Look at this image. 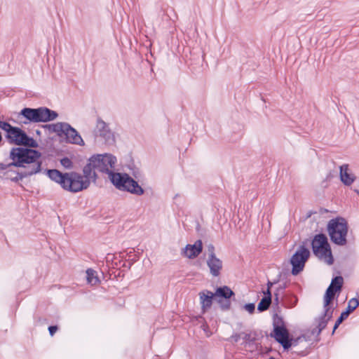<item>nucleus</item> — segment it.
Instances as JSON below:
<instances>
[{"mask_svg": "<svg viewBox=\"0 0 359 359\" xmlns=\"http://www.w3.org/2000/svg\"><path fill=\"white\" fill-rule=\"evenodd\" d=\"M86 280L88 283L92 285H95L100 282L97 276V271L92 269L86 270Z\"/></svg>", "mask_w": 359, "mask_h": 359, "instance_id": "a878e982", "label": "nucleus"}, {"mask_svg": "<svg viewBox=\"0 0 359 359\" xmlns=\"http://www.w3.org/2000/svg\"><path fill=\"white\" fill-rule=\"evenodd\" d=\"M334 310V308L333 307V303H330L327 306L323 304V313L320 316H322L323 318H325L327 320L330 321L332 318Z\"/></svg>", "mask_w": 359, "mask_h": 359, "instance_id": "bb28decb", "label": "nucleus"}, {"mask_svg": "<svg viewBox=\"0 0 359 359\" xmlns=\"http://www.w3.org/2000/svg\"><path fill=\"white\" fill-rule=\"evenodd\" d=\"M200 299V304L201 306V313L205 314L206 311L210 309L214 298H215V292L208 290H203L198 294Z\"/></svg>", "mask_w": 359, "mask_h": 359, "instance_id": "4468645a", "label": "nucleus"}, {"mask_svg": "<svg viewBox=\"0 0 359 359\" xmlns=\"http://www.w3.org/2000/svg\"><path fill=\"white\" fill-rule=\"evenodd\" d=\"M207 250L208 252V257L216 256L215 252V246L212 243L207 245Z\"/></svg>", "mask_w": 359, "mask_h": 359, "instance_id": "e433bc0d", "label": "nucleus"}, {"mask_svg": "<svg viewBox=\"0 0 359 359\" xmlns=\"http://www.w3.org/2000/svg\"><path fill=\"white\" fill-rule=\"evenodd\" d=\"M11 126L8 122L4 121H0V129L5 131L6 133H7V131H8L11 127Z\"/></svg>", "mask_w": 359, "mask_h": 359, "instance_id": "c9c22d12", "label": "nucleus"}, {"mask_svg": "<svg viewBox=\"0 0 359 359\" xmlns=\"http://www.w3.org/2000/svg\"><path fill=\"white\" fill-rule=\"evenodd\" d=\"M34 165H27V164H25V167H21L23 168L22 170L20 171L22 174H27L25 177H30L33 175L37 174L41 171V161H39L38 160L34 163Z\"/></svg>", "mask_w": 359, "mask_h": 359, "instance_id": "412c9836", "label": "nucleus"}, {"mask_svg": "<svg viewBox=\"0 0 359 359\" xmlns=\"http://www.w3.org/2000/svg\"><path fill=\"white\" fill-rule=\"evenodd\" d=\"M311 246L313 254L319 259H325V262L332 265L334 263V257L331 246L327 236L323 233L316 234L311 241Z\"/></svg>", "mask_w": 359, "mask_h": 359, "instance_id": "423d86ee", "label": "nucleus"}, {"mask_svg": "<svg viewBox=\"0 0 359 359\" xmlns=\"http://www.w3.org/2000/svg\"><path fill=\"white\" fill-rule=\"evenodd\" d=\"M96 129L99 135L105 140L106 143L111 144L115 142L114 133L110 130L108 124L100 117L97 118Z\"/></svg>", "mask_w": 359, "mask_h": 359, "instance_id": "9b49d317", "label": "nucleus"}, {"mask_svg": "<svg viewBox=\"0 0 359 359\" xmlns=\"http://www.w3.org/2000/svg\"><path fill=\"white\" fill-rule=\"evenodd\" d=\"M60 164L66 169H72L74 164L72 161L67 156H64L60 160Z\"/></svg>", "mask_w": 359, "mask_h": 359, "instance_id": "72a5a7b5", "label": "nucleus"}, {"mask_svg": "<svg viewBox=\"0 0 359 359\" xmlns=\"http://www.w3.org/2000/svg\"><path fill=\"white\" fill-rule=\"evenodd\" d=\"M242 338L246 344H254L259 337H262V334H258L257 331H252L250 333L241 332Z\"/></svg>", "mask_w": 359, "mask_h": 359, "instance_id": "5701e85b", "label": "nucleus"}, {"mask_svg": "<svg viewBox=\"0 0 359 359\" xmlns=\"http://www.w3.org/2000/svg\"><path fill=\"white\" fill-rule=\"evenodd\" d=\"M355 192H356L358 194H359V190L355 189Z\"/></svg>", "mask_w": 359, "mask_h": 359, "instance_id": "3c124183", "label": "nucleus"}, {"mask_svg": "<svg viewBox=\"0 0 359 359\" xmlns=\"http://www.w3.org/2000/svg\"><path fill=\"white\" fill-rule=\"evenodd\" d=\"M36 134H37V135H40V134H41V131H40V130H37L36 131Z\"/></svg>", "mask_w": 359, "mask_h": 359, "instance_id": "8fccbe9b", "label": "nucleus"}, {"mask_svg": "<svg viewBox=\"0 0 359 359\" xmlns=\"http://www.w3.org/2000/svg\"><path fill=\"white\" fill-rule=\"evenodd\" d=\"M273 284H272V281L271 280H268L267 283H266V288H269V290H271V287H273Z\"/></svg>", "mask_w": 359, "mask_h": 359, "instance_id": "c03bdc74", "label": "nucleus"}, {"mask_svg": "<svg viewBox=\"0 0 359 359\" xmlns=\"http://www.w3.org/2000/svg\"><path fill=\"white\" fill-rule=\"evenodd\" d=\"M303 337L304 335H302L297 338H294L291 337L288 332V334L285 336L278 343L283 346L285 351H288L292 346H297L301 338Z\"/></svg>", "mask_w": 359, "mask_h": 359, "instance_id": "aec40b11", "label": "nucleus"}, {"mask_svg": "<svg viewBox=\"0 0 359 359\" xmlns=\"http://www.w3.org/2000/svg\"><path fill=\"white\" fill-rule=\"evenodd\" d=\"M278 281H279V279L274 280L273 281H272V284H273V285H275V284L278 283Z\"/></svg>", "mask_w": 359, "mask_h": 359, "instance_id": "de8ad7c7", "label": "nucleus"}, {"mask_svg": "<svg viewBox=\"0 0 359 359\" xmlns=\"http://www.w3.org/2000/svg\"><path fill=\"white\" fill-rule=\"evenodd\" d=\"M287 283H283L282 284H280L274 292H278L280 294V292H283L287 288Z\"/></svg>", "mask_w": 359, "mask_h": 359, "instance_id": "a19ab883", "label": "nucleus"}, {"mask_svg": "<svg viewBox=\"0 0 359 359\" xmlns=\"http://www.w3.org/2000/svg\"><path fill=\"white\" fill-rule=\"evenodd\" d=\"M335 297H337V291H335V288H334L332 285H329L323 297L324 304L327 306L330 303H333V300Z\"/></svg>", "mask_w": 359, "mask_h": 359, "instance_id": "b1692460", "label": "nucleus"}, {"mask_svg": "<svg viewBox=\"0 0 359 359\" xmlns=\"http://www.w3.org/2000/svg\"><path fill=\"white\" fill-rule=\"evenodd\" d=\"M21 146H25L27 148L29 147V149H32L38 147L39 144L33 137H29L27 133H25Z\"/></svg>", "mask_w": 359, "mask_h": 359, "instance_id": "cd10ccee", "label": "nucleus"}, {"mask_svg": "<svg viewBox=\"0 0 359 359\" xmlns=\"http://www.w3.org/2000/svg\"><path fill=\"white\" fill-rule=\"evenodd\" d=\"M116 157L111 154H93L88 159V163L83 168V177L88 178L91 170L107 174L109 181L111 180V174L116 173L113 170L116 163Z\"/></svg>", "mask_w": 359, "mask_h": 359, "instance_id": "f03ea898", "label": "nucleus"}, {"mask_svg": "<svg viewBox=\"0 0 359 359\" xmlns=\"http://www.w3.org/2000/svg\"><path fill=\"white\" fill-rule=\"evenodd\" d=\"M2 141H3V137H2L1 133L0 132V144L2 142Z\"/></svg>", "mask_w": 359, "mask_h": 359, "instance_id": "09e8293b", "label": "nucleus"}, {"mask_svg": "<svg viewBox=\"0 0 359 359\" xmlns=\"http://www.w3.org/2000/svg\"><path fill=\"white\" fill-rule=\"evenodd\" d=\"M5 169H6L5 163H0V170H5Z\"/></svg>", "mask_w": 359, "mask_h": 359, "instance_id": "a18cd8bd", "label": "nucleus"}, {"mask_svg": "<svg viewBox=\"0 0 359 359\" xmlns=\"http://www.w3.org/2000/svg\"><path fill=\"white\" fill-rule=\"evenodd\" d=\"M41 153L34 149L27 147H13L10 151L9 158L12 162L5 163L6 169L8 168L25 167V164H32L39 160Z\"/></svg>", "mask_w": 359, "mask_h": 359, "instance_id": "7ed1b4c3", "label": "nucleus"}, {"mask_svg": "<svg viewBox=\"0 0 359 359\" xmlns=\"http://www.w3.org/2000/svg\"><path fill=\"white\" fill-rule=\"evenodd\" d=\"M110 182L116 189L121 191L136 196H142L144 194V189L138 184V182L126 172L112 173Z\"/></svg>", "mask_w": 359, "mask_h": 359, "instance_id": "39448f33", "label": "nucleus"}, {"mask_svg": "<svg viewBox=\"0 0 359 359\" xmlns=\"http://www.w3.org/2000/svg\"><path fill=\"white\" fill-rule=\"evenodd\" d=\"M348 317L344 312H341L339 318L335 321V323L333 327L332 334H334L336 330L339 327V326Z\"/></svg>", "mask_w": 359, "mask_h": 359, "instance_id": "473e14b6", "label": "nucleus"}, {"mask_svg": "<svg viewBox=\"0 0 359 359\" xmlns=\"http://www.w3.org/2000/svg\"><path fill=\"white\" fill-rule=\"evenodd\" d=\"M288 332L289 330L285 325L283 317L277 313L273 314V332H271L270 337L274 338L277 342H279L285 336L288 334Z\"/></svg>", "mask_w": 359, "mask_h": 359, "instance_id": "1a4fd4ad", "label": "nucleus"}, {"mask_svg": "<svg viewBox=\"0 0 359 359\" xmlns=\"http://www.w3.org/2000/svg\"><path fill=\"white\" fill-rule=\"evenodd\" d=\"M297 303V298L294 295L286 294L284 297L283 305L287 308H292Z\"/></svg>", "mask_w": 359, "mask_h": 359, "instance_id": "c756f323", "label": "nucleus"}, {"mask_svg": "<svg viewBox=\"0 0 359 359\" xmlns=\"http://www.w3.org/2000/svg\"><path fill=\"white\" fill-rule=\"evenodd\" d=\"M348 165L343 164L339 167V178L341 182L346 186L351 185L355 180L354 175L348 172Z\"/></svg>", "mask_w": 359, "mask_h": 359, "instance_id": "f3484780", "label": "nucleus"}, {"mask_svg": "<svg viewBox=\"0 0 359 359\" xmlns=\"http://www.w3.org/2000/svg\"><path fill=\"white\" fill-rule=\"evenodd\" d=\"M359 306V299L358 298H352L350 299V301L348 303V306L346 309L343 311L346 315L349 316L350 313L353 312L356 308H358Z\"/></svg>", "mask_w": 359, "mask_h": 359, "instance_id": "c85d7f7f", "label": "nucleus"}, {"mask_svg": "<svg viewBox=\"0 0 359 359\" xmlns=\"http://www.w3.org/2000/svg\"><path fill=\"white\" fill-rule=\"evenodd\" d=\"M19 116H21L26 119L25 121H23L24 124H27L29 123H41V114L40 107H24L19 112Z\"/></svg>", "mask_w": 359, "mask_h": 359, "instance_id": "f8f14e48", "label": "nucleus"}, {"mask_svg": "<svg viewBox=\"0 0 359 359\" xmlns=\"http://www.w3.org/2000/svg\"><path fill=\"white\" fill-rule=\"evenodd\" d=\"M207 265L210 269V273L212 276L217 277L220 275L222 269V261L217 256L208 257Z\"/></svg>", "mask_w": 359, "mask_h": 359, "instance_id": "dca6fc26", "label": "nucleus"}, {"mask_svg": "<svg viewBox=\"0 0 359 359\" xmlns=\"http://www.w3.org/2000/svg\"><path fill=\"white\" fill-rule=\"evenodd\" d=\"M263 292V298H266V299H269L272 302V294L271 290L269 288H266V290L262 291Z\"/></svg>", "mask_w": 359, "mask_h": 359, "instance_id": "4c0bfd02", "label": "nucleus"}, {"mask_svg": "<svg viewBox=\"0 0 359 359\" xmlns=\"http://www.w3.org/2000/svg\"><path fill=\"white\" fill-rule=\"evenodd\" d=\"M308 240H305L299 245L290 259L292 265L291 273L297 276L304 269L305 264L311 256L309 250L306 248Z\"/></svg>", "mask_w": 359, "mask_h": 359, "instance_id": "0eeeda50", "label": "nucleus"}, {"mask_svg": "<svg viewBox=\"0 0 359 359\" xmlns=\"http://www.w3.org/2000/svg\"><path fill=\"white\" fill-rule=\"evenodd\" d=\"M215 298L222 311L230 310L231 299L235 297V292L227 285L217 287L215 291Z\"/></svg>", "mask_w": 359, "mask_h": 359, "instance_id": "6e6552de", "label": "nucleus"}, {"mask_svg": "<svg viewBox=\"0 0 359 359\" xmlns=\"http://www.w3.org/2000/svg\"><path fill=\"white\" fill-rule=\"evenodd\" d=\"M48 332L51 337H53L55 332L58 330V326L57 325H50L48 327Z\"/></svg>", "mask_w": 359, "mask_h": 359, "instance_id": "ea45409f", "label": "nucleus"}, {"mask_svg": "<svg viewBox=\"0 0 359 359\" xmlns=\"http://www.w3.org/2000/svg\"><path fill=\"white\" fill-rule=\"evenodd\" d=\"M65 126L62 133V137H65V142L68 144L84 146L85 142L79 133L68 123Z\"/></svg>", "mask_w": 359, "mask_h": 359, "instance_id": "9d476101", "label": "nucleus"}, {"mask_svg": "<svg viewBox=\"0 0 359 359\" xmlns=\"http://www.w3.org/2000/svg\"><path fill=\"white\" fill-rule=\"evenodd\" d=\"M272 302L266 299V298H262L257 305V311L259 313L264 312L269 309Z\"/></svg>", "mask_w": 359, "mask_h": 359, "instance_id": "2f4dec72", "label": "nucleus"}, {"mask_svg": "<svg viewBox=\"0 0 359 359\" xmlns=\"http://www.w3.org/2000/svg\"><path fill=\"white\" fill-rule=\"evenodd\" d=\"M280 294L278 292H274V307H277L279 309V304H280Z\"/></svg>", "mask_w": 359, "mask_h": 359, "instance_id": "58836bf2", "label": "nucleus"}, {"mask_svg": "<svg viewBox=\"0 0 359 359\" xmlns=\"http://www.w3.org/2000/svg\"><path fill=\"white\" fill-rule=\"evenodd\" d=\"M348 228L347 220L341 216L329 220L327 224V231L331 242L338 246L346 245Z\"/></svg>", "mask_w": 359, "mask_h": 359, "instance_id": "20e7f679", "label": "nucleus"}, {"mask_svg": "<svg viewBox=\"0 0 359 359\" xmlns=\"http://www.w3.org/2000/svg\"><path fill=\"white\" fill-rule=\"evenodd\" d=\"M95 170H91L88 178L75 171L62 172L57 169H46L45 172L52 181L60 184L64 190L78 193L88 189L91 181L96 182L98 176Z\"/></svg>", "mask_w": 359, "mask_h": 359, "instance_id": "f257e3e1", "label": "nucleus"}, {"mask_svg": "<svg viewBox=\"0 0 359 359\" xmlns=\"http://www.w3.org/2000/svg\"><path fill=\"white\" fill-rule=\"evenodd\" d=\"M13 168H8L5 169V172L3 174V176L1 177L4 180H9L13 182L19 184V182L22 180L23 178H25V176L27 174H22L20 171H16L13 169Z\"/></svg>", "mask_w": 359, "mask_h": 359, "instance_id": "a211bd4d", "label": "nucleus"}, {"mask_svg": "<svg viewBox=\"0 0 359 359\" xmlns=\"http://www.w3.org/2000/svg\"><path fill=\"white\" fill-rule=\"evenodd\" d=\"M41 114V123H47L56 119L58 117V113L46 107H40Z\"/></svg>", "mask_w": 359, "mask_h": 359, "instance_id": "6ab92c4d", "label": "nucleus"}, {"mask_svg": "<svg viewBox=\"0 0 359 359\" xmlns=\"http://www.w3.org/2000/svg\"><path fill=\"white\" fill-rule=\"evenodd\" d=\"M203 251V242L197 240L194 244H187L183 249L182 254L189 259L197 257Z\"/></svg>", "mask_w": 359, "mask_h": 359, "instance_id": "2eb2a0df", "label": "nucleus"}, {"mask_svg": "<svg viewBox=\"0 0 359 359\" xmlns=\"http://www.w3.org/2000/svg\"><path fill=\"white\" fill-rule=\"evenodd\" d=\"M328 322L329 320H327V319L323 318L322 316H320L318 319V325L316 328L313 329L311 333L313 334H316L317 335H319L322 330L327 327Z\"/></svg>", "mask_w": 359, "mask_h": 359, "instance_id": "7c9ffc66", "label": "nucleus"}, {"mask_svg": "<svg viewBox=\"0 0 359 359\" xmlns=\"http://www.w3.org/2000/svg\"><path fill=\"white\" fill-rule=\"evenodd\" d=\"M25 133V131L22 128L12 126L11 128L7 131L5 137L10 144L21 146Z\"/></svg>", "mask_w": 359, "mask_h": 359, "instance_id": "ddd939ff", "label": "nucleus"}, {"mask_svg": "<svg viewBox=\"0 0 359 359\" xmlns=\"http://www.w3.org/2000/svg\"><path fill=\"white\" fill-rule=\"evenodd\" d=\"M344 283V279L341 276H337L334 277L330 285H332L334 288H335V291H337V297H338L341 291L342 286Z\"/></svg>", "mask_w": 359, "mask_h": 359, "instance_id": "393cba45", "label": "nucleus"}, {"mask_svg": "<svg viewBox=\"0 0 359 359\" xmlns=\"http://www.w3.org/2000/svg\"><path fill=\"white\" fill-rule=\"evenodd\" d=\"M243 309L248 311L250 314H253L255 311V303H247L243 306Z\"/></svg>", "mask_w": 359, "mask_h": 359, "instance_id": "f704fd0d", "label": "nucleus"}, {"mask_svg": "<svg viewBox=\"0 0 359 359\" xmlns=\"http://www.w3.org/2000/svg\"><path fill=\"white\" fill-rule=\"evenodd\" d=\"M65 123L66 122H57L56 123L46 124L42 126V127L48 129L50 133H55L58 137H62Z\"/></svg>", "mask_w": 359, "mask_h": 359, "instance_id": "4be33fe9", "label": "nucleus"}, {"mask_svg": "<svg viewBox=\"0 0 359 359\" xmlns=\"http://www.w3.org/2000/svg\"><path fill=\"white\" fill-rule=\"evenodd\" d=\"M314 213H315V212H312V211H311V212H308L306 217H307V218L310 217H311L313 214H314Z\"/></svg>", "mask_w": 359, "mask_h": 359, "instance_id": "49530a36", "label": "nucleus"}, {"mask_svg": "<svg viewBox=\"0 0 359 359\" xmlns=\"http://www.w3.org/2000/svg\"><path fill=\"white\" fill-rule=\"evenodd\" d=\"M241 336H242L241 333V334L236 333V334H233L231 335V339L234 342L237 343L239 341V339H241Z\"/></svg>", "mask_w": 359, "mask_h": 359, "instance_id": "79ce46f5", "label": "nucleus"}, {"mask_svg": "<svg viewBox=\"0 0 359 359\" xmlns=\"http://www.w3.org/2000/svg\"><path fill=\"white\" fill-rule=\"evenodd\" d=\"M135 262V260H132L128 264H123V266L126 267L128 269H130Z\"/></svg>", "mask_w": 359, "mask_h": 359, "instance_id": "37998d69", "label": "nucleus"}]
</instances>
